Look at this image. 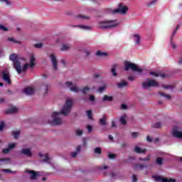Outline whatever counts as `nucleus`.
<instances>
[{"mask_svg": "<svg viewBox=\"0 0 182 182\" xmlns=\"http://www.w3.org/2000/svg\"><path fill=\"white\" fill-rule=\"evenodd\" d=\"M104 90H106V86H102V87H100L98 90V92L100 93H102V92H103Z\"/></svg>", "mask_w": 182, "mask_h": 182, "instance_id": "38", "label": "nucleus"}, {"mask_svg": "<svg viewBox=\"0 0 182 182\" xmlns=\"http://www.w3.org/2000/svg\"><path fill=\"white\" fill-rule=\"evenodd\" d=\"M134 151L136 153H145L146 149H141V148H140L139 146H136L135 149H134Z\"/></svg>", "mask_w": 182, "mask_h": 182, "instance_id": "21", "label": "nucleus"}, {"mask_svg": "<svg viewBox=\"0 0 182 182\" xmlns=\"http://www.w3.org/2000/svg\"><path fill=\"white\" fill-rule=\"evenodd\" d=\"M142 86L144 89H148V87H159V82H157L154 80L148 79L146 82H144L142 83Z\"/></svg>", "mask_w": 182, "mask_h": 182, "instance_id": "6", "label": "nucleus"}, {"mask_svg": "<svg viewBox=\"0 0 182 182\" xmlns=\"http://www.w3.org/2000/svg\"><path fill=\"white\" fill-rule=\"evenodd\" d=\"M121 108L122 109H127V106H126V105H124V104H122V106H121Z\"/></svg>", "mask_w": 182, "mask_h": 182, "instance_id": "55", "label": "nucleus"}, {"mask_svg": "<svg viewBox=\"0 0 182 182\" xmlns=\"http://www.w3.org/2000/svg\"><path fill=\"white\" fill-rule=\"evenodd\" d=\"M23 93L28 95H33L35 93V90L32 87H27L23 90Z\"/></svg>", "mask_w": 182, "mask_h": 182, "instance_id": "11", "label": "nucleus"}, {"mask_svg": "<svg viewBox=\"0 0 182 182\" xmlns=\"http://www.w3.org/2000/svg\"><path fill=\"white\" fill-rule=\"evenodd\" d=\"M3 79L8 83V85H11V78L9 75V72L3 71Z\"/></svg>", "mask_w": 182, "mask_h": 182, "instance_id": "10", "label": "nucleus"}, {"mask_svg": "<svg viewBox=\"0 0 182 182\" xmlns=\"http://www.w3.org/2000/svg\"><path fill=\"white\" fill-rule=\"evenodd\" d=\"M9 59L10 60H12L14 63V66L16 70L18 72V73H21V72H25V70H26V69H28V68H33V66L36 65V59L35 58V56L33 55V54H31L30 55L29 64L28 63L25 64L23 68H21V63L19 62V60H21V58H19L18 55L15 53L11 54L10 55Z\"/></svg>", "mask_w": 182, "mask_h": 182, "instance_id": "2", "label": "nucleus"}, {"mask_svg": "<svg viewBox=\"0 0 182 182\" xmlns=\"http://www.w3.org/2000/svg\"><path fill=\"white\" fill-rule=\"evenodd\" d=\"M95 153H97L98 154H100V153H102V149H100V148H96L95 149Z\"/></svg>", "mask_w": 182, "mask_h": 182, "instance_id": "41", "label": "nucleus"}, {"mask_svg": "<svg viewBox=\"0 0 182 182\" xmlns=\"http://www.w3.org/2000/svg\"><path fill=\"white\" fill-rule=\"evenodd\" d=\"M77 18H78L79 19H89V16H77Z\"/></svg>", "mask_w": 182, "mask_h": 182, "instance_id": "35", "label": "nucleus"}, {"mask_svg": "<svg viewBox=\"0 0 182 182\" xmlns=\"http://www.w3.org/2000/svg\"><path fill=\"white\" fill-rule=\"evenodd\" d=\"M100 124H102V126H105L106 124V115H104L102 119H100Z\"/></svg>", "mask_w": 182, "mask_h": 182, "instance_id": "26", "label": "nucleus"}, {"mask_svg": "<svg viewBox=\"0 0 182 182\" xmlns=\"http://www.w3.org/2000/svg\"><path fill=\"white\" fill-rule=\"evenodd\" d=\"M73 105V100L68 98L60 112H53L51 115L53 121L50 122V124L53 126H59L62 124V119H60V114L67 116L68 113H70L72 106Z\"/></svg>", "mask_w": 182, "mask_h": 182, "instance_id": "1", "label": "nucleus"}, {"mask_svg": "<svg viewBox=\"0 0 182 182\" xmlns=\"http://www.w3.org/2000/svg\"><path fill=\"white\" fill-rule=\"evenodd\" d=\"M97 56H107V53L105 52H102L100 50L96 53Z\"/></svg>", "mask_w": 182, "mask_h": 182, "instance_id": "27", "label": "nucleus"}, {"mask_svg": "<svg viewBox=\"0 0 182 182\" xmlns=\"http://www.w3.org/2000/svg\"><path fill=\"white\" fill-rule=\"evenodd\" d=\"M133 38H134V41L136 42V45H140V35L134 34Z\"/></svg>", "mask_w": 182, "mask_h": 182, "instance_id": "16", "label": "nucleus"}, {"mask_svg": "<svg viewBox=\"0 0 182 182\" xmlns=\"http://www.w3.org/2000/svg\"><path fill=\"white\" fill-rule=\"evenodd\" d=\"M50 58L52 60L53 68L55 70L58 69V60H56V57H55L53 54H51Z\"/></svg>", "mask_w": 182, "mask_h": 182, "instance_id": "13", "label": "nucleus"}, {"mask_svg": "<svg viewBox=\"0 0 182 182\" xmlns=\"http://www.w3.org/2000/svg\"><path fill=\"white\" fill-rule=\"evenodd\" d=\"M116 68H117V65H113L111 72L113 75V76H117V73H116Z\"/></svg>", "mask_w": 182, "mask_h": 182, "instance_id": "28", "label": "nucleus"}, {"mask_svg": "<svg viewBox=\"0 0 182 182\" xmlns=\"http://www.w3.org/2000/svg\"><path fill=\"white\" fill-rule=\"evenodd\" d=\"M87 130H88V133H90V132H92V126L88 125V126L87 127Z\"/></svg>", "mask_w": 182, "mask_h": 182, "instance_id": "50", "label": "nucleus"}, {"mask_svg": "<svg viewBox=\"0 0 182 182\" xmlns=\"http://www.w3.org/2000/svg\"><path fill=\"white\" fill-rule=\"evenodd\" d=\"M125 70H129V69H132L134 72H138V73H141L143 72V70L140 68H138L136 64L125 62Z\"/></svg>", "mask_w": 182, "mask_h": 182, "instance_id": "4", "label": "nucleus"}, {"mask_svg": "<svg viewBox=\"0 0 182 182\" xmlns=\"http://www.w3.org/2000/svg\"><path fill=\"white\" fill-rule=\"evenodd\" d=\"M109 140H113V136L112 135H109Z\"/></svg>", "mask_w": 182, "mask_h": 182, "instance_id": "64", "label": "nucleus"}, {"mask_svg": "<svg viewBox=\"0 0 182 182\" xmlns=\"http://www.w3.org/2000/svg\"><path fill=\"white\" fill-rule=\"evenodd\" d=\"M149 73L151 76H154L155 77H159V76H160L161 77V79H166V78L168 77V74H164V73H161L156 71V70L151 71Z\"/></svg>", "mask_w": 182, "mask_h": 182, "instance_id": "7", "label": "nucleus"}, {"mask_svg": "<svg viewBox=\"0 0 182 182\" xmlns=\"http://www.w3.org/2000/svg\"><path fill=\"white\" fill-rule=\"evenodd\" d=\"M144 167L143 165H135V170H141Z\"/></svg>", "mask_w": 182, "mask_h": 182, "instance_id": "33", "label": "nucleus"}, {"mask_svg": "<svg viewBox=\"0 0 182 182\" xmlns=\"http://www.w3.org/2000/svg\"><path fill=\"white\" fill-rule=\"evenodd\" d=\"M15 146H16V144H15V143L9 144V148L3 149V153L4 154H6V153H9V150H11V149H14V147H15Z\"/></svg>", "mask_w": 182, "mask_h": 182, "instance_id": "14", "label": "nucleus"}, {"mask_svg": "<svg viewBox=\"0 0 182 182\" xmlns=\"http://www.w3.org/2000/svg\"><path fill=\"white\" fill-rule=\"evenodd\" d=\"M119 25V23L114 21H102L100 23V28H102V29H110V28H114V26H117Z\"/></svg>", "mask_w": 182, "mask_h": 182, "instance_id": "3", "label": "nucleus"}, {"mask_svg": "<svg viewBox=\"0 0 182 182\" xmlns=\"http://www.w3.org/2000/svg\"><path fill=\"white\" fill-rule=\"evenodd\" d=\"M127 117V116H126V114H123L122 116H121L120 122L122 123V124H126V118Z\"/></svg>", "mask_w": 182, "mask_h": 182, "instance_id": "23", "label": "nucleus"}, {"mask_svg": "<svg viewBox=\"0 0 182 182\" xmlns=\"http://www.w3.org/2000/svg\"><path fill=\"white\" fill-rule=\"evenodd\" d=\"M108 156L109 159H115L116 158V155L113 154H109Z\"/></svg>", "mask_w": 182, "mask_h": 182, "instance_id": "45", "label": "nucleus"}, {"mask_svg": "<svg viewBox=\"0 0 182 182\" xmlns=\"http://www.w3.org/2000/svg\"><path fill=\"white\" fill-rule=\"evenodd\" d=\"M157 1V0H152L149 3V6L150 5H153L154 4H156V2Z\"/></svg>", "mask_w": 182, "mask_h": 182, "instance_id": "47", "label": "nucleus"}, {"mask_svg": "<svg viewBox=\"0 0 182 182\" xmlns=\"http://www.w3.org/2000/svg\"><path fill=\"white\" fill-rule=\"evenodd\" d=\"M125 86H127V82L126 81H122L121 82L117 84V87L119 89H123V87H125Z\"/></svg>", "mask_w": 182, "mask_h": 182, "instance_id": "18", "label": "nucleus"}, {"mask_svg": "<svg viewBox=\"0 0 182 182\" xmlns=\"http://www.w3.org/2000/svg\"><path fill=\"white\" fill-rule=\"evenodd\" d=\"M87 116L88 119L92 120V111L91 110L87 111Z\"/></svg>", "mask_w": 182, "mask_h": 182, "instance_id": "32", "label": "nucleus"}, {"mask_svg": "<svg viewBox=\"0 0 182 182\" xmlns=\"http://www.w3.org/2000/svg\"><path fill=\"white\" fill-rule=\"evenodd\" d=\"M90 90V89L89 87H84V89H83V90H82V92H83V93H87V92H89Z\"/></svg>", "mask_w": 182, "mask_h": 182, "instance_id": "43", "label": "nucleus"}, {"mask_svg": "<svg viewBox=\"0 0 182 182\" xmlns=\"http://www.w3.org/2000/svg\"><path fill=\"white\" fill-rule=\"evenodd\" d=\"M156 164H159V166H161L163 164V159L162 158H158L156 159Z\"/></svg>", "mask_w": 182, "mask_h": 182, "instance_id": "31", "label": "nucleus"}, {"mask_svg": "<svg viewBox=\"0 0 182 182\" xmlns=\"http://www.w3.org/2000/svg\"><path fill=\"white\" fill-rule=\"evenodd\" d=\"M80 149H81V146H78L77 147V151L75 152H73L71 154V157H76V156H77V153H79L80 151Z\"/></svg>", "mask_w": 182, "mask_h": 182, "instance_id": "22", "label": "nucleus"}, {"mask_svg": "<svg viewBox=\"0 0 182 182\" xmlns=\"http://www.w3.org/2000/svg\"><path fill=\"white\" fill-rule=\"evenodd\" d=\"M85 55L87 56V55H89L90 53V51L85 50Z\"/></svg>", "mask_w": 182, "mask_h": 182, "instance_id": "62", "label": "nucleus"}, {"mask_svg": "<svg viewBox=\"0 0 182 182\" xmlns=\"http://www.w3.org/2000/svg\"><path fill=\"white\" fill-rule=\"evenodd\" d=\"M77 26V28H80V29H82V31H89V30L92 29V27L87 26L80 25V26Z\"/></svg>", "mask_w": 182, "mask_h": 182, "instance_id": "19", "label": "nucleus"}, {"mask_svg": "<svg viewBox=\"0 0 182 182\" xmlns=\"http://www.w3.org/2000/svg\"><path fill=\"white\" fill-rule=\"evenodd\" d=\"M172 134L174 137H178V139L182 137V132H178V127H174L172 130Z\"/></svg>", "mask_w": 182, "mask_h": 182, "instance_id": "12", "label": "nucleus"}, {"mask_svg": "<svg viewBox=\"0 0 182 182\" xmlns=\"http://www.w3.org/2000/svg\"><path fill=\"white\" fill-rule=\"evenodd\" d=\"M147 141H153V140L151 139V138L150 136L147 137Z\"/></svg>", "mask_w": 182, "mask_h": 182, "instance_id": "60", "label": "nucleus"}, {"mask_svg": "<svg viewBox=\"0 0 182 182\" xmlns=\"http://www.w3.org/2000/svg\"><path fill=\"white\" fill-rule=\"evenodd\" d=\"M128 79H129V80L133 81V80H134V77H133V76H129V77H128Z\"/></svg>", "mask_w": 182, "mask_h": 182, "instance_id": "57", "label": "nucleus"}, {"mask_svg": "<svg viewBox=\"0 0 182 182\" xmlns=\"http://www.w3.org/2000/svg\"><path fill=\"white\" fill-rule=\"evenodd\" d=\"M66 86H68V87H70V86H72V82H68L65 83Z\"/></svg>", "mask_w": 182, "mask_h": 182, "instance_id": "53", "label": "nucleus"}, {"mask_svg": "<svg viewBox=\"0 0 182 182\" xmlns=\"http://www.w3.org/2000/svg\"><path fill=\"white\" fill-rule=\"evenodd\" d=\"M42 43H37V44H36L34 46H35V48H41L42 47Z\"/></svg>", "mask_w": 182, "mask_h": 182, "instance_id": "49", "label": "nucleus"}, {"mask_svg": "<svg viewBox=\"0 0 182 182\" xmlns=\"http://www.w3.org/2000/svg\"><path fill=\"white\" fill-rule=\"evenodd\" d=\"M132 137H134V139H136V137H137V136H139V133L138 132H133L132 134Z\"/></svg>", "mask_w": 182, "mask_h": 182, "instance_id": "46", "label": "nucleus"}, {"mask_svg": "<svg viewBox=\"0 0 182 182\" xmlns=\"http://www.w3.org/2000/svg\"><path fill=\"white\" fill-rule=\"evenodd\" d=\"M139 160L143 161H147L150 160V156H146L145 159H139Z\"/></svg>", "mask_w": 182, "mask_h": 182, "instance_id": "44", "label": "nucleus"}, {"mask_svg": "<svg viewBox=\"0 0 182 182\" xmlns=\"http://www.w3.org/2000/svg\"><path fill=\"white\" fill-rule=\"evenodd\" d=\"M4 127H5V123L2 122L0 124V132H2V130H4Z\"/></svg>", "mask_w": 182, "mask_h": 182, "instance_id": "39", "label": "nucleus"}, {"mask_svg": "<svg viewBox=\"0 0 182 182\" xmlns=\"http://www.w3.org/2000/svg\"><path fill=\"white\" fill-rule=\"evenodd\" d=\"M112 127H116V123L114 122H112Z\"/></svg>", "mask_w": 182, "mask_h": 182, "instance_id": "61", "label": "nucleus"}, {"mask_svg": "<svg viewBox=\"0 0 182 182\" xmlns=\"http://www.w3.org/2000/svg\"><path fill=\"white\" fill-rule=\"evenodd\" d=\"M68 49H70V45L69 44H64L61 48V50H68Z\"/></svg>", "mask_w": 182, "mask_h": 182, "instance_id": "25", "label": "nucleus"}, {"mask_svg": "<svg viewBox=\"0 0 182 182\" xmlns=\"http://www.w3.org/2000/svg\"><path fill=\"white\" fill-rule=\"evenodd\" d=\"M159 96H163L164 97H166L168 100L171 99V97L170 95H166L164 92H159Z\"/></svg>", "mask_w": 182, "mask_h": 182, "instance_id": "29", "label": "nucleus"}, {"mask_svg": "<svg viewBox=\"0 0 182 182\" xmlns=\"http://www.w3.org/2000/svg\"><path fill=\"white\" fill-rule=\"evenodd\" d=\"M178 30V26L176 27V30L173 31V35L176 34V32Z\"/></svg>", "mask_w": 182, "mask_h": 182, "instance_id": "63", "label": "nucleus"}, {"mask_svg": "<svg viewBox=\"0 0 182 182\" xmlns=\"http://www.w3.org/2000/svg\"><path fill=\"white\" fill-rule=\"evenodd\" d=\"M43 160L46 163H50V158H49V155H48V154H46L44 155V158L43 159Z\"/></svg>", "mask_w": 182, "mask_h": 182, "instance_id": "24", "label": "nucleus"}, {"mask_svg": "<svg viewBox=\"0 0 182 182\" xmlns=\"http://www.w3.org/2000/svg\"><path fill=\"white\" fill-rule=\"evenodd\" d=\"M90 100L91 102H93V100H95V96L90 95Z\"/></svg>", "mask_w": 182, "mask_h": 182, "instance_id": "54", "label": "nucleus"}, {"mask_svg": "<svg viewBox=\"0 0 182 182\" xmlns=\"http://www.w3.org/2000/svg\"><path fill=\"white\" fill-rule=\"evenodd\" d=\"M0 161H9V159H0Z\"/></svg>", "mask_w": 182, "mask_h": 182, "instance_id": "58", "label": "nucleus"}, {"mask_svg": "<svg viewBox=\"0 0 182 182\" xmlns=\"http://www.w3.org/2000/svg\"><path fill=\"white\" fill-rule=\"evenodd\" d=\"M1 2H5V4H6V5H9V1L8 0H1Z\"/></svg>", "mask_w": 182, "mask_h": 182, "instance_id": "56", "label": "nucleus"}, {"mask_svg": "<svg viewBox=\"0 0 182 182\" xmlns=\"http://www.w3.org/2000/svg\"><path fill=\"white\" fill-rule=\"evenodd\" d=\"M3 171H4V173H12L9 169H4Z\"/></svg>", "mask_w": 182, "mask_h": 182, "instance_id": "59", "label": "nucleus"}, {"mask_svg": "<svg viewBox=\"0 0 182 182\" xmlns=\"http://www.w3.org/2000/svg\"><path fill=\"white\" fill-rule=\"evenodd\" d=\"M102 100L104 102H112V100H113V97L105 95Z\"/></svg>", "mask_w": 182, "mask_h": 182, "instance_id": "20", "label": "nucleus"}, {"mask_svg": "<svg viewBox=\"0 0 182 182\" xmlns=\"http://www.w3.org/2000/svg\"><path fill=\"white\" fill-rule=\"evenodd\" d=\"M0 31H4V32H6V31H8V28L2 25H0Z\"/></svg>", "mask_w": 182, "mask_h": 182, "instance_id": "40", "label": "nucleus"}, {"mask_svg": "<svg viewBox=\"0 0 182 182\" xmlns=\"http://www.w3.org/2000/svg\"><path fill=\"white\" fill-rule=\"evenodd\" d=\"M8 41H10L11 42H14L15 43H19V41H15V39L12 37L9 38Z\"/></svg>", "mask_w": 182, "mask_h": 182, "instance_id": "42", "label": "nucleus"}, {"mask_svg": "<svg viewBox=\"0 0 182 182\" xmlns=\"http://www.w3.org/2000/svg\"><path fill=\"white\" fill-rule=\"evenodd\" d=\"M26 173L31 174V180H36L38 176H41V172H35L34 171L26 170Z\"/></svg>", "mask_w": 182, "mask_h": 182, "instance_id": "9", "label": "nucleus"}, {"mask_svg": "<svg viewBox=\"0 0 182 182\" xmlns=\"http://www.w3.org/2000/svg\"><path fill=\"white\" fill-rule=\"evenodd\" d=\"M71 92H79V88L77 87H70Z\"/></svg>", "mask_w": 182, "mask_h": 182, "instance_id": "34", "label": "nucleus"}, {"mask_svg": "<svg viewBox=\"0 0 182 182\" xmlns=\"http://www.w3.org/2000/svg\"><path fill=\"white\" fill-rule=\"evenodd\" d=\"M154 127L156 129H159V127H161V123L158 122L153 125Z\"/></svg>", "mask_w": 182, "mask_h": 182, "instance_id": "36", "label": "nucleus"}, {"mask_svg": "<svg viewBox=\"0 0 182 182\" xmlns=\"http://www.w3.org/2000/svg\"><path fill=\"white\" fill-rule=\"evenodd\" d=\"M22 154H25L26 156H32V152L30 149H24L21 150Z\"/></svg>", "mask_w": 182, "mask_h": 182, "instance_id": "15", "label": "nucleus"}, {"mask_svg": "<svg viewBox=\"0 0 182 182\" xmlns=\"http://www.w3.org/2000/svg\"><path fill=\"white\" fill-rule=\"evenodd\" d=\"M171 46L173 49H176V44L173 41H171Z\"/></svg>", "mask_w": 182, "mask_h": 182, "instance_id": "51", "label": "nucleus"}, {"mask_svg": "<svg viewBox=\"0 0 182 182\" xmlns=\"http://www.w3.org/2000/svg\"><path fill=\"white\" fill-rule=\"evenodd\" d=\"M137 181V178L136 177V175H134L132 176V182H136Z\"/></svg>", "mask_w": 182, "mask_h": 182, "instance_id": "48", "label": "nucleus"}, {"mask_svg": "<svg viewBox=\"0 0 182 182\" xmlns=\"http://www.w3.org/2000/svg\"><path fill=\"white\" fill-rule=\"evenodd\" d=\"M153 178H154L155 181L176 182V179H173V178L167 179L166 178H163L159 176H153Z\"/></svg>", "mask_w": 182, "mask_h": 182, "instance_id": "8", "label": "nucleus"}, {"mask_svg": "<svg viewBox=\"0 0 182 182\" xmlns=\"http://www.w3.org/2000/svg\"><path fill=\"white\" fill-rule=\"evenodd\" d=\"M20 133L21 132L19 131L13 132L12 134H13L14 139H18V137H19Z\"/></svg>", "mask_w": 182, "mask_h": 182, "instance_id": "30", "label": "nucleus"}, {"mask_svg": "<svg viewBox=\"0 0 182 182\" xmlns=\"http://www.w3.org/2000/svg\"><path fill=\"white\" fill-rule=\"evenodd\" d=\"M127 10V6L119 4L118 9L112 10L110 12L111 14H121V15H126Z\"/></svg>", "mask_w": 182, "mask_h": 182, "instance_id": "5", "label": "nucleus"}, {"mask_svg": "<svg viewBox=\"0 0 182 182\" xmlns=\"http://www.w3.org/2000/svg\"><path fill=\"white\" fill-rule=\"evenodd\" d=\"M83 134V131L80 130V129H77L76 130V134L77 136H82V134Z\"/></svg>", "mask_w": 182, "mask_h": 182, "instance_id": "37", "label": "nucleus"}, {"mask_svg": "<svg viewBox=\"0 0 182 182\" xmlns=\"http://www.w3.org/2000/svg\"><path fill=\"white\" fill-rule=\"evenodd\" d=\"M164 89H170L171 87V85H163Z\"/></svg>", "mask_w": 182, "mask_h": 182, "instance_id": "52", "label": "nucleus"}, {"mask_svg": "<svg viewBox=\"0 0 182 182\" xmlns=\"http://www.w3.org/2000/svg\"><path fill=\"white\" fill-rule=\"evenodd\" d=\"M19 111V109L17 107H13L6 111V113H17Z\"/></svg>", "mask_w": 182, "mask_h": 182, "instance_id": "17", "label": "nucleus"}]
</instances>
